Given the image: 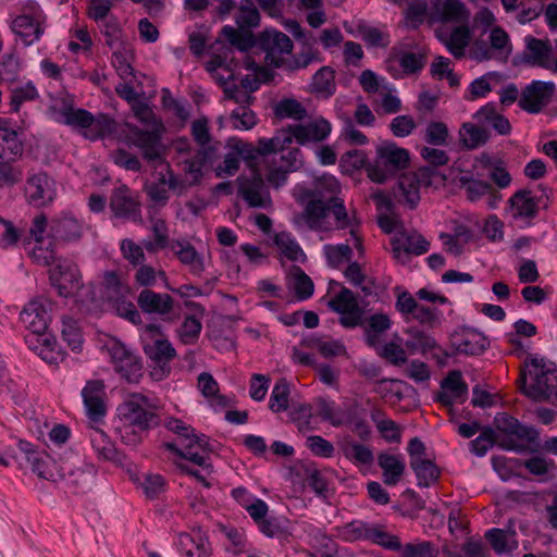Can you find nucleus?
Instances as JSON below:
<instances>
[{
	"mask_svg": "<svg viewBox=\"0 0 557 557\" xmlns=\"http://www.w3.org/2000/svg\"><path fill=\"white\" fill-rule=\"evenodd\" d=\"M140 339L143 349L148 359L153 363L150 375L154 381H162L171 372L170 362L176 357V350L165 338L159 324L144 325Z\"/></svg>",
	"mask_w": 557,
	"mask_h": 557,
	"instance_id": "f257e3e1",
	"label": "nucleus"
},
{
	"mask_svg": "<svg viewBox=\"0 0 557 557\" xmlns=\"http://www.w3.org/2000/svg\"><path fill=\"white\" fill-rule=\"evenodd\" d=\"M122 421L141 432H149L161 423L159 403L140 393L132 394L117 408Z\"/></svg>",
	"mask_w": 557,
	"mask_h": 557,
	"instance_id": "f03ea898",
	"label": "nucleus"
},
{
	"mask_svg": "<svg viewBox=\"0 0 557 557\" xmlns=\"http://www.w3.org/2000/svg\"><path fill=\"white\" fill-rule=\"evenodd\" d=\"M410 162L409 151L397 146L394 141H384L376 148L375 158L367 166L368 177L383 184L408 168Z\"/></svg>",
	"mask_w": 557,
	"mask_h": 557,
	"instance_id": "7ed1b4c3",
	"label": "nucleus"
},
{
	"mask_svg": "<svg viewBox=\"0 0 557 557\" xmlns=\"http://www.w3.org/2000/svg\"><path fill=\"white\" fill-rule=\"evenodd\" d=\"M528 371L522 370L518 379L519 387L524 395L533 400H546L557 393V375L545 370L536 359L527 364Z\"/></svg>",
	"mask_w": 557,
	"mask_h": 557,
	"instance_id": "20e7f679",
	"label": "nucleus"
},
{
	"mask_svg": "<svg viewBox=\"0 0 557 557\" xmlns=\"http://www.w3.org/2000/svg\"><path fill=\"white\" fill-rule=\"evenodd\" d=\"M289 145L290 137L285 133H277L272 138L259 139L257 147L248 143L238 141L234 146V150L239 159L242 158L246 161L251 172H255L263 171V163L269 162L271 153L282 151Z\"/></svg>",
	"mask_w": 557,
	"mask_h": 557,
	"instance_id": "39448f33",
	"label": "nucleus"
},
{
	"mask_svg": "<svg viewBox=\"0 0 557 557\" xmlns=\"http://www.w3.org/2000/svg\"><path fill=\"white\" fill-rule=\"evenodd\" d=\"M327 307L338 313L339 324L345 329H355L363 325L364 310L359 306L357 296L347 287L342 289L329 300Z\"/></svg>",
	"mask_w": 557,
	"mask_h": 557,
	"instance_id": "423d86ee",
	"label": "nucleus"
},
{
	"mask_svg": "<svg viewBox=\"0 0 557 557\" xmlns=\"http://www.w3.org/2000/svg\"><path fill=\"white\" fill-rule=\"evenodd\" d=\"M45 22L46 15L42 10L37 4H32L13 20L11 28L25 46H30L42 36Z\"/></svg>",
	"mask_w": 557,
	"mask_h": 557,
	"instance_id": "0eeeda50",
	"label": "nucleus"
},
{
	"mask_svg": "<svg viewBox=\"0 0 557 557\" xmlns=\"http://www.w3.org/2000/svg\"><path fill=\"white\" fill-rule=\"evenodd\" d=\"M113 216L141 223V202L137 193L126 185H121L112 190L109 203Z\"/></svg>",
	"mask_w": 557,
	"mask_h": 557,
	"instance_id": "6e6552de",
	"label": "nucleus"
},
{
	"mask_svg": "<svg viewBox=\"0 0 557 557\" xmlns=\"http://www.w3.org/2000/svg\"><path fill=\"white\" fill-rule=\"evenodd\" d=\"M54 302L45 296L30 300L22 310L20 317L22 322L34 335L45 336L51 321V312Z\"/></svg>",
	"mask_w": 557,
	"mask_h": 557,
	"instance_id": "1a4fd4ad",
	"label": "nucleus"
},
{
	"mask_svg": "<svg viewBox=\"0 0 557 557\" xmlns=\"http://www.w3.org/2000/svg\"><path fill=\"white\" fill-rule=\"evenodd\" d=\"M50 282L58 290L59 296L64 298L71 297L83 286L82 274L77 264L62 258L50 270Z\"/></svg>",
	"mask_w": 557,
	"mask_h": 557,
	"instance_id": "9d476101",
	"label": "nucleus"
},
{
	"mask_svg": "<svg viewBox=\"0 0 557 557\" xmlns=\"http://www.w3.org/2000/svg\"><path fill=\"white\" fill-rule=\"evenodd\" d=\"M258 47L265 53V61L274 67H281L284 64V54L293 51V41L290 38L276 29H265L258 36Z\"/></svg>",
	"mask_w": 557,
	"mask_h": 557,
	"instance_id": "9b49d317",
	"label": "nucleus"
},
{
	"mask_svg": "<svg viewBox=\"0 0 557 557\" xmlns=\"http://www.w3.org/2000/svg\"><path fill=\"white\" fill-rule=\"evenodd\" d=\"M555 92L553 82L532 81L522 89L519 107L530 114H537L552 102Z\"/></svg>",
	"mask_w": 557,
	"mask_h": 557,
	"instance_id": "f8f14e48",
	"label": "nucleus"
},
{
	"mask_svg": "<svg viewBox=\"0 0 557 557\" xmlns=\"http://www.w3.org/2000/svg\"><path fill=\"white\" fill-rule=\"evenodd\" d=\"M128 140L132 146L141 151L143 158L149 163L163 161L164 147L160 131H147L134 126L129 128Z\"/></svg>",
	"mask_w": 557,
	"mask_h": 557,
	"instance_id": "ddd939ff",
	"label": "nucleus"
},
{
	"mask_svg": "<svg viewBox=\"0 0 557 557\" xmlns=\"http://www.w3.org/2000/svg\"><path fill=\"white\" fill-rule=\"evenodd\" d=\"M263 171L251 172L250 176L242 175L237 178L238 195L251 208H267L271 205L269 191L262 177Z\"/></svg>",
	"mask_w": 557,
	"mask_h": 557,
	"instance_id": "4468645a",
	"label": "nucleus"
},
{
	"mask_svg": "<svg viewBox=\"0 0 557 557\" xmlns=\"http://www.w3.org/2000/svg\"><path fill=\"white\" fill-rule=\"evenodd\" d=\"M25 196L34 207H44L57 196L55 181L46 172L32 174L26 180Z\"/></svg>",
	"mask_w": 557,
	"mask_h": 557,
	"instance_id": "2eb2a0df",
	"label": "nucleus"
},
{
	"mask_svg": "<svg viewBox=\"0 0 557 557\" xmlns=\"http://www.w3.org/2000/svg\"><path fill=\"white\" fill-rule=\"evenodd\" d=\"M332 131L331 123L324 117H319L307 124L288 125L286 129L280 133H285L290 137V143L295 138L296 143L305 146L309 143H321L325 140Z\"/></svg>",
	"mask_w": 557,
	"mask_h": 557,
	"instance_id": "dca6fc26",
	"label": "nucleus"
},
{
	"mask_svg": "<svg viewBox=\"0 0 557 557\" xmlns=\"http://www.w3.org/2000/svg\"><path fill=\"white\" fill-rule=\"evenodd\" d=\"M524 49L520 54L522 64L531 67L547 69L553 57V45L549 39H539L533 36L524 38Z\"/></svg>",
	"mask_w": 557,
	"mask_h": 557,
	"instance_id": "f3484780",
	"label": "nucleus"
},
{
	"mask_svg": "<svg viewBox=\"0 0 557 557\" xmlns=\"http://www.w3.org/2000/svg\"><path fill=\"white\" fill-rule=\"evenodd\" d=\"M104 396V384L101 380L87 381L86 385L82 389V397L86 408V413L92 422L97 423L101 421L107 413Z\"/></svg>",
	"mask_w": 557,
	"mask_h": 557,
	"instance_id": "a211bd4d",
	"label": "nucleus"
},
{
	"mask_svg": "<svg viewBox=\"0 0 557 557\" xmlns=\"http://www.w3.org/2000/svg\"><path fill=\"white\" fill-rule=\"evenodd\" d=\"M453 347L458 354L475 356L482 354L488 346L486 337L474 329L462 326L450 336Z\"/></svg>",
	"mask_w": 557,
	"mask_h": 557,
	"instance_id": "6ab92c4d",
	"label": "nucleus"
},
{
	"mask_svg": "<svg viewBox=\"0 0 557 557\" xmlns=\"http://www.w3.org/2000/svg\"><path fill=\"white\" fill-rule=\"evenodd\" d=\"M442 391L438 392L435 399L444 406H451L455 403L462 404L468 396V385L459 370L450 371L441 382Z\"/></svg>",
	"mask_w": 557,
	"mask_h": 557,
	"instance_id": "aec40b11",
	"label": "nucleus"
},
{
	"mask_svg": "<svg viewBox=\"0 0 557 557\" xmlns=\"http://www.w3.org/2000/svg\"><path fill=\"white\" fill-rule=\"evenodd\" d=\"M469 11L461 0H432L431 20L438 23H462Z\"/></svg>",
	"mask_w": 557,
	"mask_h": 557,
	"instance_id": "412c9836",
	"label": "nucleus"
},
{
	"mask_svg": "<svg viewBox=\"0 0 557 557\" xmlns=\"http://www.w3.org/2000/svg\"><path fill=\"white\" fill-rule=\"evenodd\" d=\"M61 475L59 480H63L73 493H85L92 484L95 469L92 466L84 465L73 468L67 461L60 465Z\"/></svg>",
	"mask_w": 557,
	"mask_h": 557,
	"instance_id": "4be33fe9",
	"label": "nucleus"
},
{
	"mask_svg": "<svg viewBox=\"0 0 557 557\" xmlns=\"http://www.w3.org/2000/svg\"><path fill=\"white\" fill-rule=\"evenodd\" d=\"M49 231L55 242H78L83 236V223L74 215L63 213L51 221Z\"/></svg>",
	"mask_w": 557,
	"mask_h": 557,
	"instance_id": "5701e85b",
	"label": "nucleus"
},
{
	"mask_svg": "<svg viewBox=\"0 0 557 557\" xmlns=\"http://www.w3.org/2000/svg\"><path fill=\"white\" fill-rule=\"evenodd\" d=\"M494 425L498 432L517 440L534 443L539 438L535 428L521 424L518 419L507 412L497 413L494 418Z\"/></svg>",
	"mask_w": 557,
	"mask_h": 557,
	"instance_id": "b1692460",
	"label": "nucleus"
},
{
	"mask_svg": "<svg viewBox=\"0 0 557 557\" xmlns=\"http://www.w3.org/2000/svg\"><path fill=\"white\" fill-rule=\"evenodd\" d=\"M137 305L145 313L163 317L172 312L174 300L169 294L145 288L137 296Z\"/></svg>",
	"mask_w": 557,
	"mask_h": 557,
	"instance_id": "393cba45",
	"label": "nucleus"
},
{
	"mask_svg": "<svg viewBox=\"0 0 557 557\" xmlns=\"http://www.w3.org/2000/svg\"><path fill=\"white\" fill-rule=\"evenodd\" d=\"M392 247L394 258L401 263H406L410 255L420 256L428 252L430 242L421 234H411L392 240Z\"/></svg>",
	"mask_w": 557,
	"mask_h": 557,
	"instance_id": "a878e982",
	"label": "nucleus"
},
{
	"mask_svg": "<svg viewBox=\"0 0 557 557\" xmlns=\"http://www.w3.org/2000/svg\"><path fill=\"white\" fill-rule=\"evenodd\" d=\"M164 425L169 431L178 435L181 443L194 444V448L199 449L203 454L212 451L209 437L205 434H197L191 425L184 423L182 420L169 418Z\"/></svg>",
	"mask_w": 557,
	"mask_h": 557,
	"instance_id": "bb28decb",
	"label": "nucleus"
},
{
	"mask_svg": "<svg viewBox=\"0 0 557 557\" xmlns=\"http://www.w3.org/2000/svg\"><path fill=\"white\" fill-rule=\"evenodd\" d=\"M490 47H487L484 42H475L474 45V53L478 60H490L492 59L493 51H497L499 54L507 57L511 52V48L509 45V36L508 34L500 27L492 28L490 33Z\"/></svg>",
	"mask_w": 557,
	"mask_h": 557,
	"instance_id": "cd10ccee",
	"label": "nucleus"
},
{
	"mask_svg": "<svg viewBox=\"0 0 557 557\" xmlns=\"http://www.w3.org/2000/svg\"><path fill=\"white\" fill-rule=\"evenodd\" d=\"M509 205L515 220H532L539 213V201L528 189L516 191L510 197Z\"/></svg>",
	"mask_w": 557,
	"mask_h": 557,
	"instance_id": "c85d7f7f",
	"label": "nucleus"
},
{
	"mask_svg": "<svg viewBox=\"0 0 557 557\" xmlns=\"http://www.w3.org/2000/svg\"><path fill=\"white\" fill-rule=\"evenodd\" d=\"M91 446L100 459L123 465L125 455L120 453L109 436L99 428H92L90 433Z\"/></svg>",
	"mask_w": 557,
	"mask_h": 557,
	"instance_id": "c756f323",
	"label": "nucleus"
},
{
	"mask_svg": "<svg viewBox=\"0 0 557 557\" xmlns=\"http://www.w3.org/2000/svg\"><path fill=\"white\" fill-rule=\"evenodd\" d=\"M377 465L383 471V482L388 486L398 484L406 470L405 461L399 455L380 453Z\"/></svg>",
	"mask_w": 557,
	"mask_h": 557,
	"instance_id": "7c9ffc66",
	"label": "nucleus"
},
{
	"mask_svg": "<svg viewBox=\"0 0 557 557\" xmlns=\"http://www.w3.org/2000/svg\"><path fill=\"white\" fill-rule=\"evenodd\" d=\"M287 285L295 293L297 300L309 299L314 293V284L308 274L298 265H292L287 274Z\"/></svg>",
	"mask_w": 557,
	"mask_h": 557,
	"instance_id": "2f4dec72",
	"label": "nucleus"
},
{
	"mask_svg": "<svg viewBox=\"0 0 557 557\" xmlns=\"http://www.w3.org/2000/svg\"><path fill=\"white\" fill-rule=\"evenodd\" d=\"M408 338L405 342L406 348L411 352H420L425 355L437 347V343L433 336L416 326L406 330Z\"/></svg>",
	"mask_w": 557,
	"mask_h": 557,
	"instance_id": "473e14b6",
	"label": "nucleus"
},
{
	"mask_svg": "<svg viewBox=\"0 0 557 557\" xmlns=\"http://www.w3.org/2000/svg\"><path fill=\"white\" fill-rule=\"evenodd\" d=\"M24 152V144L17 131L0 133V159L17 161Z\"/></svg>",
	"mask_w": 557,
	"mask_h": 557,
	"instance_id": "72a5a7b5",
	"label": "nucleus"
},
{
	"mask_svg": "<svg viewBox=\"0 0 557 557\" xmlns=\"http://www.w3.org/2000/svg\"><path fill=\"white\" fill-rule=\"evenodd\" d=\"M490 133L487 129L473 123H463L459 129V140L463 148L474 150L487 143Z\"/></svg>",
	"mask_w": 557,
	"mask_h": 557,
	"instance_id": "f704fd0d",
	"label": "nucleus"
},
{
	"mask_svg": "<svg viewBox=\"0 0 557 557\" xmlns=\"http://www.w3.org/2000/svg\"><path fill=\"white\" fill-rule=\"evenodd\" d=\"M32 470L41 479L57 482L60 479V465L47 454H33L30 457Z\"/></svg>",
	"mask_w": 557,
	"mask_h": 557,
	"instance_id": "c9c22d12",
	"label": "nucleus"
},
{
	"mask_svg": "<svg viewBox=\"0 0 557 557\" xmlns=\"http://www.w3.org/2000/svg\"><path fill=\"white\" fill-rule=\"evenodd\" d=\"M222 35L234 47L240 51H248L255 46H258V37H256L249 28H234L232 26H224Z\"/></svg>",
	"mask_w": 557,
	"mask_h": 557,
	"instance_id": "e433bc0d",
	"label": "nucleus"
},
{
	"mask_svg": "<svg viewBox=\"0 0 557 557\" xmlns=\"http://www.w3.org/2000/svg\"><path fill=\"white\" fill-rule=\"evenodd\" d=\"M183 448H180L174 443H165L164 446L168 450L174 453L176 456L189 460L190 462L202 467L208 472H211L212 466L209 460L208 454L201 453L199 449L194 448V444L181 443Z\"/></svg>",
	"mask_w": 557,
	"mask_h": 557,
	"instance_id": "4c0bfd02",
	"label": "nucleus"
},
{
	"mask_svg": "<svg viewBox=\"0 0 557 557\" xmlns=\"http://www.w3.org/2000/svg\"><path fill=\"white\" fill-rule=\"evenodd\" d=\"M312 90L325 98L333 96L336 91L335 71L330 66H322L312 76Z\"/></svg>",
	"mask_w": 557,
	"mask_h": 557,
	"instance_id": "58836bf2",
	"label": "nucleus"
},
{
	"mask_svg": "<svg viewBox=\"0 0 557 557\" xmlns=\"http://www.w3.org/2000/svg\"><path fill=\"white\" fill-rule=\"evenodd\" d=\"M397 187L409 208L414 209L420 201L419 178L412 172L401 174L398 177Z\"/></svg>",
	"mask_w": 557,
	"mask_h": 557,
	"instance_id": "ea45409f",
	"label": "nucleus"
},
{
	"mask_svg": "<svg viewBox=\"0 0 557 557\" xmlns=\"http://www.w3.org/2000/svg\"><path fill=\"white\" fill-rule=\"evenodd\" d=\"M410 467L416 473L419 487H429L440 478V469L429 458L410 462Z\"/></svg>",
	"mask_w": 557,
	"mask_h": 557,
	"instance_id": "a19ab883",
	"label": "nucleus"
},
{
	"mask_svg": "<svg viewBox=\"0 0 557 557\" xmlns=\"http://www.w3.org/2000/svg\"><path fill=\"white\" fill-rule=\"evenodd\" d=\"M175 253L180 261L189 267L194 275H200L205 271V263L202 257L197 252L195 247L189 243H177Z\"/></svg>",
	"mask_w": 557,
	"mask_h": 557,
	"instance_id": "79ce46f5",
	"label": "nucleus"
},
{
	"mask_svg": "<svg viewBox=\"0 0 557 557\" xmlns=\"http://www.w3.org/2000/svg\"><path fill=\"white\" fill-rule=\"evenodd\" d=\"M198 388L212 405L227 406V399L219 394V384L211 373L202 372L198 375Z\"/></svg>",
	"mask_w": 557,
	"mask_h": 557,
	"instance_id": "37998d69",
	"label": "nucleus"
},
{
	"mask_svg": "<svg viewBox=\"0 0 557 557\" xmlns=\"http://www.w3.org/2000/svg\"><path fill=\"white\" fill-rule=\"evenodd\" d=\"M290 388L289 383L285 377L276 380L270 395L269 408L271 411L278 413L288 409Z\"/></svg>",
	"mask_w": 557,
	"mask_h": 557,
	"instance_id": "c03bdc74",
	"label": "nucleus"
},
{
	"mask_svg": "<svg viewBox=\"0 0 557 557\" xmlns=\"http://www.w3.org/2000/svg\"><path fill=\"white\" fill-rule=\"evenodd\" d=\"M116 121L106 113L94 115V123L90 126V132H83V135L91 140L112 135L116 132Z\"/></svg>",
	"mask_w": 557,
	"mask_h": 557,
	"instance_id": "a18cd8bd",
	"label": "nucleus"
},
{
	"mask_svg": "<svg viewBox=\"0 0 557 557\" xmlns=\"http://www.w3.org/2000/svg\"><path fill=\"white\" fill-rule=\"evenodd\" d=\"M260 13L252 0H242L235 22L239 28H253L260 24Z\"/></svg>",
	"mask_w": 557,
	"mask_h": 557,
	"instance_id": "49530a36",
	"label": "nucleus"
},
{
	"mask_svg": "<svg viewBox=\"0 0 557 557\" xmlns=\"http://www.w3.org/2000/svg\"><path fill=\"white\" fill-rule=\"evenodd\" d=\"M470 40V32L467 26H458L453 29L450 36L444 41L447 50L456 58L465 55V49Z\"/></svg>",
	"mask_w": 557,
	"mask_h": 557,
	"instance_id": "de8ad7c7",
	"label": "nucleus"
},
{
	"mask_svg": "<svg viewBox=\"0 0 557 557\" xmlns=\"http://www.w3.org/2000/svg\"><path fill=\"white\" fill-rule=\"evenodd\" d=\"M61 334L63 339L67 343L69 347L78 352L83 346V335L78 322L71 317L62 318Z\"/></svg>",
	"mask_w": 557,
	"mask_h": 557,
	"instance_id": "09e8293b",
	"label": "nucleus"
},
{
	"mask_svg": "<svg viewBox=\"0 0 557 557\" xmlns=\"http://www.w3.org/2000/svg\"><path fill=\"white\" fill-rule=\"evenodd\" d=\"M405 25L408 29H418L428 15V4L424 0L409 2L404 11Z\"/></svg>",
	"mask_w": 557,
	"mask_h": 557,
	"instance_id": "8fccbe9b",
	"label": "nucleus"
},
{
	"mask_svg": "<svg viewBox=\"0 0 557 557\" xmlns=\"http://www.w3.org/2000/svg\"><path fill=\"white\" fill-rule=\"evenodd\" d=\"M374 529H375V527H372L371 524H369L367 522L354 520L349 523H346L343 527L342 535H343L344 540L349 541V542L361 541V540L371 542V539L374 533Z\"/></svg>",
	"mask_w": 557,
	"mask_h": 557,
	"instance_id": "3c124183",
	"label": "nucleus"
},
{
	"mask_svg": "<svg viewBox=\"0 0 557 557\" xmlns=\"http://www.w3.org/2000/svg\"><path fill=\"white\" fill-rule=\"evenodd\" d=\"M262 168L267 181L276 188L286 183L287 174L290 172L284 165L277 163V152L271 153L269 162H264Z\"/></svg>",
	"mask_w": 557,
	"mask_h": 557,
	"instance_id": "603ef678",
	"label": "nucleus"
},
{
	"mask_svg": "<svg viewBox=\"0 0 557 557\" xmlns=\"http://www.w3.org/2000/svg\"><path fill=\"white\" fill-rule=\"evenodd\" d=\"M39 97L38 90L32 82L25 85L15 86L11 89L10 108L13 112H18L21 106L26 101H33Z\"/></svg>",
	"mask_w": 557,
	"mask_h": 557,
	"instance_id": "864d4df0",
	"label": "nucleus"
},
{
	"mask_svg": "<svg viewBox=\"0 0 557 557\" xmlns=\"http://www.w3.org/2000/svg\"><path fill=\"white\" fill-rule=\"evenodd\" d=\"M357 33L362 40L370 47L385 48L389 45V35L377 27L369 26L364 23L357 25Z\"/></svg>",
	"mask_w": 557,
	"mask_h": 557,
	"instance_id": "5fc2aeb1",
	"label": "nucleus"
},
{
	"mask_svg": "<svg viewBox=\"0 0 557 557\" xmlns=\"http://www.w3.org/2000/svg\"><path fill=\"white\" fill-rule=\"evenodd\" d=\"M64 123L69 126L90 132L94 123V114L85 109H67L63 113Z\"/></svg>",
	"mask_w": 557,
	"mask_h": 557,
	"instance_id": "6e6d98bb",
	"label": "nucleus"
},
{
	"mask_svg": "<svg viewBox=\"0 0 557 557\" xmlns=\"http://www.w3.org/2000/svg\"><path fill=\"white\" fill-rule=\"evenodd\" d=\"M313 40L314 39L312 38L308 40V44H302L301 51L296 53L287 63V69L289 71L306 69L313 61H321L319 58V51L312 48Z\"/></svg>",
	"mask_w": 557,
	"mask_h": 557,
	"instance_id": "4d7b16f0",
	"label": "nucleus"
},
{
	"mask_svg": "<svg viewBox=\"0 0 557 557\" xmlns=\"http://www.w3.org/2000/svg\"><path fill=\"white\" fill-rule=\"evenodd\" d=\"M129 383H138L143 376V363L137 355H132L114 368Z\"/></svg>",
	"mask_w": 557,
	"mask_h": 557,
	"instance_id": "13d9d810",
	"label": "nucleus"
},
{
	"mask_svg": "<svg viewBox=\"0 0 557 557\" xmlns=\"http://www.w3.org/2000/svg\"><path fill=\"white\" fill-rule=\"evenodd\" d=\"M275 114L283 119L301 121L307 116L306 108L296 99H283L275 106Z\"/></svg>",
	"mask_w": 557,
	"mask_h": 557,
	"instance_id": "bf43d9fd",
	"label": "nucleus"
},
{
	"mask_svg": "<svg viewBox=\"0 0 557 557\" xmlns=\"http://www.w3.org/2000/svg\"><path fill=\"white\" fill-rule=\"evenodd\" d=\"M140 487L145 496L148 499H157L162 493L165 492L166 481L165 479L156 473H146L144 480L139 482Z\"/></svg>",
	"mask_w": 557,
	"mask_h": 557,
	"instance_id": "052dcab7",
	"label": "nucleus"
},
{
	"mask_svg": "<svg viewBox=\"0 0 557 557\" xmlns=\"http://www.w3.org/2000/svg\"><path fill=\"white\" fill-rule=\"evenodd\" d=\"M16 161L0 159V187L14 186L23 178V170Z\"/></svg>",
	"mask_w": 557,
	"mask_h": 557,
	"instance_id": "680f3d73",
	"label": "nucleus"
},
{
	"mask_svg": "<svg viewBox=\"0 0 557 557\" xmlns=\"http://www.w3.org/2000/svg\"><path fill=\"white\" fill-rule=\"evenodd\" d=\"M304 207L302 218L311 228L326 216L330 209L327 202L320 198L309 201Z\"/></svg>",
	"mask_w": 557,
	"mask_h": 557,
	"instance_id": "e2e57ef3",
	"label": "nucleus"
},
{
	"mask_svg": "<svg viewBox=\"0 0 557 557\" xmlns=\"http://www.w3.org/2000/svg\"><path fill=\"white\" fill-rule=\"evenodd\" d=\"M202 330L200 320L195 315H187L178 331L180 338L185 345H193L199 338Z\"/></svg>",
	"mask_w": 557,
	"mask_h": 557,
	"instance_id": "0e129e2a",
	"label": "nucleus"
},
{
	"mask_svg": "<svg viewBox=\"0 0 557 557\" xmlns=\"http://www.w3.org/2000/svg\"><path fill=\"white\" fill-rule=\"evenodd\" d=\"M315 405L317 413L323 421L330 422L333 426H341L346 422L342 412L335 408L334 401L318 398Z\"/></svg>",
	"mask_w": 557,
	"mask_h": 557,
	"instance_id": "69168bd1",
	"label": "nucleus"
},
{
	"mask_svg": "<svg viewBox=\"0 0 557 557\" xmlns=\"http://www.w3.org/2000/svg\"><path fill=\"white\" fill-rule=\"evenodd\" d=\"M485 539L488 541L492 548L497 554H504V553L511 552L512 549H515L518 546V543L516 540H513L510 545L509 541H508L507 533L504 530L498 529V528L490 529L485 533Z\"/></svg>",
	"mask_w": 557,
	"mask_h": 557,
	"instance_id": "338daca9",
	"label": "nucleus"
},
{
	"mask_svg": "<svg viewBox=\"0 0 557 557\" xmlns=\"http://www.w3.org/2000/svg\"><path fill=\"white\" fill-rule=\"evenodd\" d=\"M438 550L431 542L408 543L401 546L400 557H437Z\"/></svg>",
	"mask_w": 557,
	"mask_h": 557,
	"instance_id": "774afa93",
	"label": "nucleus"
}]
</instances>
